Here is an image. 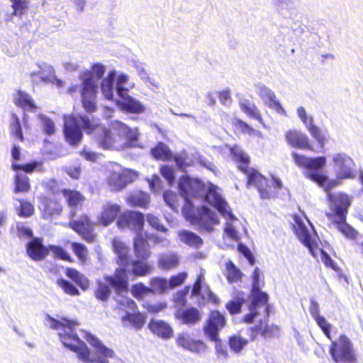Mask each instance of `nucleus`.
Wrapping results in <instances>:
<instances>
[{"label": "nucleus", "mask_w": 363, "mask_h": 363, "mask_svg": "<svg viewBox=\"0 0 363 363\" xmlns=\"http://www.w3.org/2000/svg\"><path fill=\"white\" fill-rule=\"evenodd\" d=\"M179 264V258L176 253L162 254L158 259V266L163 270H170L176 268Z\"/></svg>", "instance_id": "32"}, {"label": "nucleus", "mask_w": 363, "mask_h": 363, "mask_svg": "<svg viewBox=\"0 0 363 363\" xmlns=\"http://www.w3.org/2000/svg\"><path fill=\"white\" fill-rule=\"evenodd\" d=\"M20 206L18 208V216L23 218L30 217L34 213L33 205L26 200L19 199Z\"/></svg>", "instance_id": "53"}, {"label": "nucleus", "mask_w": 363, "mask_h": 363, "mask_svg": "<svg viewBox=\"0 0 363 363\" xmlns=\"http://www.w3.org/2000/svg\"><path fill=\"white\" fill-rule=\"evenodd\" d=\"M257 94L267 105L276 98L274 93L265 86H259Z\"/></svg>", "instance_id": "61"}, {"label": "nucleus", "mask_w": 363, "mask_h": 363, "mask_svg": "<svg viewBox=\"0 0 363 363\" xmlns=\"http://www.w3.org/2000/svg\"><path fill=\"white\" fill-rule=\"evenodd\" d=\"M63 134L67 143L72 147L78 146L83 138L82 128L75 116H69L64 121Z\"/></svg>", "instance_id": "10"}, {"label": "nucleus", "mask_w": 363, "mask_h": 363, "mask_svg": "<svg viewBox=\"0 0 363 363\" xmlns=\"http://www.w3.org/2000/svg\"><path fill=\"white\" fill-rule=\"evenodd\" d=\"M46 320L49 327L53 330H60L58 333L60 341L63 345L77 354L79 359L86 363H108V358L113 357L114 352L106 347L100 340L91 334H87L86 340L93 347L94 357L86 345L78 337L74 332L77 322L62 317L57 320L50 315H46Z\"/></svg>", "instance_id": "1"}, {"label": "nucleus", "mask_w": 363, "mask_h": 363, "mask_svg": "<svg viewBox=\"0 0 363 363\" xmlns=\"http://www.w3.org/2000/svg\"><path fill=\"white\" fill-rule=\"evenodd\" d=\"M233 160L237 168L247 176L246 186L254 187L258 191L260 199L269 200L275 197L283 188L281 180L272 175L271 181L262 175L258 170L250 168V157L239 146L235 145L230 148Z\"/></svg>", "instance_id": "3"}, {"label": "nucleus", "mask_w": 363, "mask_h": 363, "mask_svg": "<svg viewBox=\"0 0 363 363\" xmlns=\"http://www.w3.org/2000/svg\"><path fill=\"white\" fill-rule=\"evenodd\" d=\"M187 277V273L185 272H179L175 275L172 276L167 280L168 289H174L184 284Z\"/></svg>", "instance_id": "56"}, {"label": "nucleus", "mask_w": 363, "mask_h": 363, "mask_svg": "<svg viewBox=\"0 0 363 363\" xmlns=\"http://www.w3.org/2000/svg\"><path fill=\"white\" fill-rule=\"evenodd\" d=\"M160 172L169 184L175 181L174 171L172 167L165 164L162 165L160 168Z\"/></svg>", "instance_id": "64"}, {"label": "nucleus", "mask_w": 363, "mask_h": 363, "mask_svg": "<svg viewBox=\"0 0 363 363\" xmlns=\"http://www.w3.org/2000/svg\"><path fill=\"white\" fill-rule=\"evenodd\" d=\"M234 133L248 135L250 136H262V133L257 130L241 119L235 118L232 123Z\"/></svg>", "instance_id": "35"}, {"label": "nucleus", "mask_w": 363, "mask_h": 363, "mask_svg": "<svg viewBox=\"0 0 363 363\" xmlns=\"http://www.w3.org/2000/svg\"><path fill=\"white\" fill-rule=\"evenodd\" d=\"M68 225L87 242L94 241L96 238V234L94 233V223L87 215H82L79 219L70 221Z\"/></svg>", "instance_id": "12"}, {"label": "nucleus", "mask_w": 363, "mask_h": 363, "mask_svg": "<svg viewBox=\"0 0 363 363\" xmlns=\"http://www.w3.org/2000/svg\"><path fill=\"white\" fill-rule=\"evenodd\" d=\"M245 294L243 291H237L234 294L233 299L225 304V308L231 315L240 313L242 307L245 303Z\"/></svg>", "instance_id": "29"}, {"label": "nucleus", "mask_w": 363, "mask_h": 363, "mask_svg": "<svg viewBox=\"0 0 363 363\" xmlns=\"http://www.w3.org/2000/svg\"><path fill=\"white\" fill-rule=\"evenodd\" d=\"M293 230L301 242L308 249L311 255L315 257L318 245L305 225L300 220H296V224L293 225Z\"/></svg>", "instance_id": "16"}, {"label": "nucleus", "mask_w": 363, "mask_h": 363, "mask_svg": "<svg viewBox=\"0 0 363 363\" xmlns=\"http://www.w3.org/2000/svg\"><path fill=\"white\" fill-rule=\"evenodd\" d=\"M292 157L295 164L303 169L305 177L323 188L327 193L328 201L335 206L334 211L328 214V218L329 219L340 218L341 220H344L351 205V199L346 194L341 192L333 194L330 191L333 187L339 184V182L336 179H329L325 174L320 171L325 167L326 157L324 156L309 157L297 152H293Z\"/></svg>", "instance_id": "2"}, {"label": "nucleus", "mask_w": 363, "mask_h": 363, "mask_svg": "<svg viewBox=\"0 0 363 363\" xmlns=\"http://www.w3.org/2000/svg\"><path fill=\"white\" fill-rule=\"evenodd\" d=\"M111 129L117 143L125 141L127 144H130L138 140L137 130L129 128L121 121H113Z\"/></svg>", "instance_id": "15"}, {"label": "nucleus", "mask_w": 363, "mask_h": 363, "mask_svg": "<svg viewBox=\"0 0 363 363\" xmlns=\"http://www.w3.org/2000/svg\"><path fill=\"white\" fill-rule=\"evenodd\" d=\"M335 166L338 169L337 177L340 179L354 177L352 166L354 164L353 160L344 153H337L333 157Z\"/></svg>", "instance_id": "17"}, {"label": "nucleus", "mask_w": 363, "mask_h": 363, "mask_svg": "<svg viewBox=\"0 0 363 363\" xmlns=\"http://www.w3.org/2000/svg\"><path fill=\"white\" fill-rule=\"evenodd\" d=\"M225 316L217 310L211 311L203 325L205 335L211 340H216L219 336V331L225 325Z\"/></svg>", "instance_id": "13"}, {"label": "nucleus", "mask_w": 363, "mask_h": 363, "mask_svg": "<svg viewBox=\"0 0 363 363\" xmlns=\"http://www.w3.org/2000/svg\"><path fill=\"white\" fill-rule=\"evenodd\" d=\"M9 129L10 135L11 137L18 140L21 142H23L25 140L20 119L18 116L14 113H12L11 116Z\"/></svg>", "instance_id": "40"}, {"label": "nucleus", "mask_w": 363, "mask_h": 363, "mask_svg": "<svg viewBox=\"0 0 363 363\" xmlns=\"http://www.w3.org/2000/svg\"><path fill=\"white\" fill-rule=\"evenodd\" d=\"M130 292L135 298L141 301L146 295L151 294L152 290L143 282H139L132 285Z\"/></svg>", "instance_id": "51"}, {"label": "nucleus", "mask_w": 363, "mask_h": 363, "mask_svg": "<svg viewBox=\"0 0 363 363\" xmlns=\"http://www.w3.org/2000/svg\"><path fill=\"white\" fill-rule=\"evenodd\" d=\"M334 223L337 225V229L343 234L345 237L350 239H354L358 233L352 226L346 223V218L344 220H341L340 218H335L333 219Z\"/></svg>", "instance_id": "44"}, {"label": "nucleus", "mask_w": 363, "mask_h": 363, "mask_svg": "<svg viewBox=\"0 0 363 363\" xmlns=\"http://www.w3.org/2000/svg\"><path fill=\"white\" fill-rule=\"evenodd\" d=\"M149 284L150 285V288L152 290L151 294L155 292L163 294L169 289L167 280L164 277H152L150 279Z\"/></svg>", "instance_id": "47"}, {"label": "nucleus", "mask_w": 363, "mask_h": 363, "mask_svg": "<svg viewBox=\"0 0 363 363\" xmlns=\"http://www.w3.org/2000/svg\"><path fill=\"white\" fill-rule=\"evenodd\" d=\"M104 279L109 286L114 289L117 294L128 291V277L125 268H117L113 275L106 276Z\"/></svg>", "instance_id": "18"}, {"label": "nucleus", "mask_w": 363, "mask_h": 363, "mask_svg": "<svg viewBox=\"0 0 363 363\" xmlns=\"http://www.w3.org/2000/svg\"><path fill=\"white\" fill-rule=\"evenodd\" d=\"M71 247L79 261L85 262L87 260L88 250L85 245L79 242H71Z\"/></svg>", "instance_id": "52"}, {"label": "nucleus", "mask_w": 363, "mask_h": 363, "mask_svg": "<svg viewBox=\"0 0 363 363\" xmlns=\"http://www.w3.org/2000/svg\"><path fill=\"white\" fill-rule=\"evenodd\" d=\"M115 74L113 72L109 73L107 77L104 79L101 84L102 94L107 99H113V83Z\"/></svg>", "instance_id": "50"}, {"label": "nucleus", "mask_w": 363, "mask_h": 363, "mask_svg": "<svg viewBox=\"0 0 363 363\" xmlns=\"http://www.w3.org/2000/svg\"><path fill=\"white\" fill-rule=\"evenodd\" d=\"M111 294V290L108 284H106L101 281H97L96 287L94 289L95 297L101 301H107Z\"/></svg>", "instance_id": "49"}, {"label": "nucleus", "mask_w": 363, "mask_h": 363, "mask_svg": "<svg viewBox=\"0 0 363 363\" xmlns=\"http://www.w3.org/2000/svg\"><path fill=\"white\" fill-rule=\"evenodd\" d=\"M113 252L116 255V262L118 264L128 266L130 261L129 247L120 239L113 238L111 241Z\"/></svg>", "instance_id": "22"}, {"label": "nucleus", "mask_w": 363, "mask_h": 363, "mask_svg": "<svg viewBox=\"0 0 363 363\" xmlns=\"http://www.w3.org/2000/svg\"><path fill=\"white\" fill-rule=\"evenodd\" d=\"M41 218L44 220H52L60 216L63 211V204L60 199L51 198L46 195L39 196Z\"/></svg>", "instance_id": "8"}, {"label": "nucleus", "mask_w": 363, "mask_h": 363, "mask_svg": "<svg viewBox=\"0 0 363 363\" xmlns=\"http://www.w3.org/2000/svg\"><path fill=\"white\" fill-rule=\"evenodd\" d=\"M95 139L100 147L104 150H111L117 143L111 128H106L104 125L100 128Z\"/></svg>", "instance_id": "24"}, {"label": "nucleus", "mask_w": 363, "mask_h": 363, "mask_svg": "<svg viewBox=\"0 0 363 363\" xmlns=\"http://www.w3.org/2000/svg\"><path fill=\"white\" fill-rule=\"evenodd\" d=\"M121 321L125 323L128 322L136 330H140L146 321V315L140 312H128L121 318Z\"/></svg>", "instance_id": "34"}, {"label": "nucleus", "mask_w": 363, "mask_h": 363, "mask_svg": "<svg viewBox=\"0 0 363 363\" xmlns=\"http://www.w3.org/2000/svg\"><path fill=\"white\" fill-rule=\"evenodd\" d=\"M239 106L242 111L248 117L262 121L261 113L255 104L251 103L249 100H243L239 103Z\"/></svg>", "instance_id": "43"}, {"label": "nucleus", "mask_w": 363, "mask_h": 363, "mask_svg": "<svg viewBox=\"0 0 363 363\" xmlns=\"http://www.w3.org/2000/svg\"><path fill=\"white\" fill-rule=\"evenodd\" d=\"M180 240L189 247L199 248L203 243L201 237L194 233L183 230L178 233Z\"/></svg>", "instance_id": "33"}, {"label": "nucleus", "mask_w": 363, "mask_h": 363, "mask_svg": "<svg viewBox=\"0 0 363 363\" xmlns=\"http://www.w3.org/2000/svg\"><path fill=\"white\" fill-rule=\"evenodd\" d=\"M78 123H82V128L88 135L92 134L94 132H98L102 126L99 118H89L86 115H79L77 116Z\"/></svg>", "instance_id": "31"}, {"label": "nucleus", "mask_w": 363, "mask_h": 363, "mask_svg": "<svg viewBox=\"0 0 363 363\" xmlns=\"http://www.w3.org/2000/svg\"><path fill=\"white\" fill-rule=\"evenodd\" d=\"M249 340L238 335H233L228 339V345L232 352L240 354L247 345Z\"/></svg>", "instance_id": "42"}, {"label": "nucleus", "mask_w": 363, "mask_h": 363, "mask_svg": "<svg viewBox=\"0 0 363 363\" xmlns=\"http://www.w3.org/2000/svg\"><path fill=\"white\" fill-rule=\"evenodd\" d=\"M13 104L25 111L35 112L38 106L33 97L26 91L18 89L13 96Z\"/></svg>", "instance_id": "21"}, {"label": "nucleus", "mask_w": 363, "mask_h": 363, "mask_svg": "<svg viewBox=\"0 0 363 363\" xmlns=\"http://www.w3.org/2000/svg\"><path fill=\"white\" fill-rule=\"evenodd\" d=\"M227 270L226 279L230 284L240 281L242 277L241 271L237 268L232 261L228 260L225 264Z\"/></svg>", "instance_id": "45"}, {"label": "nucleus", "mask_w": 363, "mask_h": 363, "mask_svg": "<svg viewBox=\"0 0 363 363\" xmlns=\"http://www.w3.org/2000/svg\"><path fill=\"white\" fill-rule=\"evenodd\" d=\"M121 108L125 112L139 114L145 111V106L138 100L128 97L121 104Z\"/></svg>", "instance_id": "39"}, {"label": "nucleus", "mask_w": 363, "mask_h": 363, "mask_svg": "<svg viewBox=\"0 0 363 363\" xmlns=\"http://www.w3.org/2000/svg\"><path fill=\"white\" fill-rule=\"evenodd\" d=\"M215 207L223 216H228L229 218L233 216V213L229 209L227 202L222 198L219 197L216 199Z\"/></svg>", "instance_id": "62"}, {"label": "nucleus", "mask_w": 363, "mask_h": 363, "mask_svg": "<svg viewBox=\"0 0 363 363\" xmlns=\"http://www.w3.org/2000/svg\"><path fill=\"white\" fill-rule=\"evenodd\" d=\"M137 177L138 174L134 171L118 167L110 171L106 182L111 190L118 191L133 183Z\"/></svg>", "instance_id": "7"}, {"label": "nucleus", "mask_w": 363, "mask_h": 363, "mask_svg": "<svg viewBox=\"0 0 363 363\" xmlns=\"http://www.w3.org/2000/svg\"><path fill=\"white\" fill-rule=\"evenodd\" d=\"M311 136L318 142L320 147H323L327 141V130H322L314 123L307 128Z\"/></svg>", "instance_id": "48"}, {"label": "nucleus", "mask_w": 363, "mask_h": 363, "mask_svg": "<svg viewBox=\"0 0 363 363\" xmlns=\"http://www.w3.org/2000/svg\"><path fill=\"white\" fill-rule=\"evenodd\" d=\"M152 156L161 161H171L172 160V153L169 147L164 143L160 142L156 146L150 150Z\"/></svg>", "instance_id": "37"}, {"label": "nucleus", "mask_w": 363, "mask_h": 363, "mask_svg": "<svg viewBox=\"0 0 363 363\" xmlns=\"http://www.w3.org/2000/svg\"><path fill=\"white\" fill-rule=\"evenodd\" d=\"M199 184L198 180L191 179L189 176H182L179 178V189L180 194L185 199V204L182 208V211L185 215L191 213L193 204L189 197L197 194Z\"/></svg>", "instance_id": "9"}, {"label": "nucleus", "mask_w": 363, "mask_h": 363, "mask_svg": "<svg viewBox=\"0 0 363 363\" xmlns=\"http://www.w3.org/2000/svg\"><path fill=\"white\" fill-rule=\"evenodd\" d=\"M79 79L82 80L80 86L81 102L84 111L89 113L97 110L96 94L98 86L94 79V74L89 70L81 73Z\"/></svg>", "instance_id": "5"}, {"label": "nucleus", "mask_w": 363, "mask_h": 363, "mask_svg": "<svg viewBox=\"0 0 363 363\" xmlns=\"http://www.w3.org/2000/svg\"><path fill=\"white\" fill-rule=\"evenodd\" d=\"M41 162L33 161L30 163L21 164L16 162L11 164V168L14 171L21 170L26 173H33L35 169L41 164Z\"/></svg>", "instance_id": "54"}, {"label": "nucleus", "mask_w": 363, "mask_h": 363, "mask_svg": "<svg viewBox=\"0 0 363 363\" xmlns=\"http://www.w3.org/2000/svg\"><path fill=\"white\" fill-rule=\"evenodd\" d=\"M313 319L315 320L317 325L320 328V329L322 330L324 335L327 337V338L331 340V325L327 322L326 319L323 316L320 315Z\"/></svg>", "instance_id": "59"}, {"label": "nucleus", "mask_w": 363, "mask_h": 363, "mask_svg": "<svg viewBox=\"0 0 363 363\" xmlns=\"http://www.w3.org/2000/svg\"><path fill=\"white\" fill-rule=\"evenodd\" d=\"M260 270L255 267L252 274V285L250 289V301L247 309L249 313L244 315L241 322L246 324L252 323L259 314V310L263 308L265 316L269 315V295L261 290V286L264 285V281H260Z\"/></svg>", "instance_id": "4"}, {"label": "nucleus", "mask_w": 363, "mask_h": 363, "mask_svg": "<svg viewBox=\"0 0 363 363\" xmlns=\"http://www.w3.org/2000/svg\"><path fill=\"white\" fill-rule=\"evenodd\" d=\"M176 342L178 346L197 354L205 352L208 348L203 340L194 339L186 333L179 334Z\"/></svg>", "instance_id": "19"}, {"label": "nucleus", "mask_w": 363, "mask_h": 363, "mask_svg": "<svg viewBox=\"0 0 363 363\" xmlns=\"http://www.w3.org/2000/svg\"><path fill=\"white\" fill-rule=\"evenodd\" d=\"M175 317L184 324L195 325L201 320L202 315L196 308L189 307L177 311L175 313Z\"/></svg>", "instance_id": "25"}, {"label": "nucleus", "mask_w": 363, "mask_h": 363, "mask_svg": "<svg viewBox=\"0 0 363 363\" xmlns=\"http://www.w3.org/2000/svg\"><path fill=\"white\" fill-rule=\"evenodd\" d=\"M285 139L287 143L294 147L311 151L313 150L308 136L299 130H287L285 133Z\"/></svg>", "instance_id": "20"}, {"label": "nucleus", "mask_w": 363, "mask_h": 363, "mask_svg": "<svg viewBox=\"0 0 363 363\" xmlns=\"http://www.w3.org/2000/svg\"><path fill=\"white\" fill-rule=\"evenodd\" d=\"M13 192L27 193L30 190V183L28 177L26 174H16L13 178Z\"/></svg>", "instance_id": "41"}, {"label": "nucleus", "mask_w": 363, "mask_h": 363, "mask_svg": "<svg viewBox=\"0 0 363 363\" xmlns=\"http://www.w3.org/2000/svg\"><path fill=\"white\" fill-rule=\"evenodd\" d=\"M57 284L63 290V291L70 296H79V290L69 281L64 279H59Z\"/></svg>", "instance_id": "55"}, {"label": "nucleus", "mask_w": 363, "mask_h": 363, "mask_svg": "<svg viewBox=\"0 0 363 363\" xmlns=\"http://www.w3.org/2000/svg\"><path fill=\"white\" fill-rule=\"evenodd\" d=\"M172 160L175 162L177 168L182 172H186V168L191 166L186 153L172 155Z\"/></svg>", "instance_id": "58"}, {"label": "nucleus", "mask_w": 363, "mask_h": 363, "mask_svg": "<svg viewBox=\"0 0 363 363\" xmlns=\"http://www.w3.org/2000/svg\"><path fill=\"white\" fill-rule=\"evenodd\" d=\"M144 260L138 259L129 262V264L132 266L130 272L133 276L136 277H145L152 271V266Z\"/></svg>", "instance_id": "36"}, {"label": "nucleus", "mask_w": 363, "mask_h": 363, "mask_svg": "<svg viewBox=\"0 0 363 363\" xmlns=\"http://www.w3.org/2000/svg\"><path fill=\"white\" fill-rule=\"evenodd\" d=\"M120 205L111 202H107L104 205L99 217V221L104 226H108L121 214Z\"/></svg>", "instance_id": "23"}, {"label": "nucleus", "mask_w": 363, "mask_h": 363, "mask_svg": "<svg viewBox=\"0 0 363 363\" xmlns=\"http://www.w3.org/2000/svg\"><path fill=\"white\" fill-rule=\"evenodd\" d=\"M148 328L152 333L163 339H169L173 335V330L163 320H151Z\"/></svg>", "instance_id": "26"}, {"label": "nucleus", "mask_w": 363, "mask_h": 363, "mask_svg": "<svg viewBox=\"0 0 363 363\" xmlns=\"http://www.w3.org/2000/svg\"><path fill=\"white\" fill-rule=\"evenodd\" d=\"M127 203L131 207L147 208L150 203V198L145 192L139 191L133 192L126 198Z\"/></svg>", "instance_id": "30"}, {"label": "nucleus", "mask_w": 363, "mask_h": 363, "mask_svg": "<svg viewBox=\"0 0 363 363\" xmlns=\"http://www.w3.org/2000/svg\"><path fill=\"white\" fill-rule=\"evenodd\" d=\"M49 245H44L41 237L32 238L26 245L27 256L35 262L43 261L49 255Z\"/></svg>", "instance_id": "14"}, {"label": "nucleus", "mask_w": 363, "mask_h": 363, "mask_svg": "<svg viewBox=\"0 0 363 363\" xmlns=\"http://www.w3.org/2000/svg\"><path fill=\"white\" fill-rule=\"evenodd\" d=\"M60 192L65 197L67 204L70 208H77L82 206L85 197L79 191L70 189H62Z\"/></svg>", "instance_id": "28"}, {"label": "nucleus", "mask_w": 363, "mask_h": 363, "mask_svg": "<svg viewBox=\"0 0 363 363\" xmlns=\"http://www.w3.org/2000/svg\"><path fill=\"white\" fill-rule=\"evenodd\" d=\"M163 198L165 203L172 209H176L179 206L178 196L175 192L166 191L163 194Z\"/></svg>", "instance_id": "63"}, {"label": "nucleus", "mask_w": 363, "mask_h": 363, "mask_svg": "<svg viewBox=\"0 0 363 363\" xmlns=\"http://www.w3.org/2000/svg\"><path fill=\"white\" fill-rule=\"evenodd\" d=\"M49 253L51 252L54 259L73 262L74 260L66 250L56 245H49Z\"/></svg>", "instance_id": "46"}, {"label": "nucleus", "mask_w": 363, "mask_h": 363, "mask_svg": "<svg viewBox=\"0 0 363 363\" xmlns=\"http://www.w3.org/2000/svg\"><path fill=\"white\" fill-rule=\"evenodd\" d=\"M133 250L135 257L140 259H147L150 255V245L147 239L138 235L133 242Z\"/></svg>", "instance_id": "27"}, {"label": "nucleus", "mask_w": 363, "mask_h": 363, "mask_svg": "<svg viewBox=\"0 0 363 363\" xmlns=\"http://www.w3.org/2000/svg\"><path fill=\"white\" fill-rule=\"evenodd\" d=\"M215 342V350L216 355L218 358L228 359L229 357V353L227 347L219 338L217 337V340H213Z\"/></svg>", "instance_id": "60"}, {"label": "nucleus", "mask_w": 363, "mask_h": 363, "mask_svg": "<svg viewBox=\"0 0 363 363\" xmlns=\"http://www.w3.org/2000/svg\"><path fill=\"white\" fill-rule=\"evenodd\" d=\"M66 276L72 279L82 290H86L89 286V279L78 270L74 268L67 267L65 269Z\"/></svg>", "instance_id": "38"}, {"label": "nucleus", "mask_w": 363, "mask_h": 363, "mask_svg": "<svg viewBox=\"0 0 363 363\" xmlns=\"http://www.w3.org/2000/svg\"><path fill=\"white\" fill-rule=\"evenodd\" d=\"M329 353L335 363H357V358L353 344L345 334L332 340Z\"/></svg>", "instance_id": "6"}, {"label": "nucleus", "mask_w": 363, "mask_h": 363, "mask_svg": "<svg viewBox=\"0 0 363 363\" xmlns=\"http://www.w3.org/2000/svg\"><path fill=\"white\" fill-rule=\"evenodd\" d=\"M145 217L143 213L135 211H125L117 219L116 225L120 229H130L140 231L144 226Z\"/></svg>", "instance_id": "11"}, {"label": "nucleus", "mask_w": 363, "mask_h": 363, "mask_svg": "<svg viewBox=\"0 0 363 363\" xmlns=\"http://www.w3.org/2000/svg\"><path fill=\"white\" fill-rule=\"evenodd\" d=\"M15 15H22L29 8V0H10Z\"/></svg>", "instance_id": "57"}]
</instances>
